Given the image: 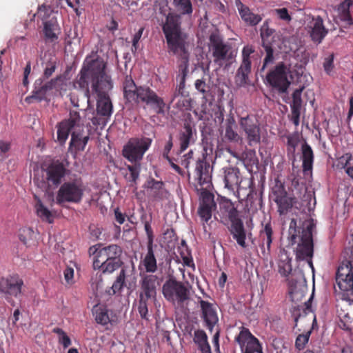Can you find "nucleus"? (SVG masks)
Returning a JSON list of instances; mask_svg holds the SVG:
<instances>
[{
  "label": "nucleus",
  "instance_id": "obj_1",
  "mask_svg": "<svg viewBox=\"0 0 353 353\" xmlns=\"http://www.w3.org/2000/svg\"><path fill=\"white\" fill-rule=\"evenodd\" d=\"M106 63L98 55L93 59L87 57L76 81V85L85 91L83 97L89 103L90 89L97 96V112L109 117L112 113V103L108 92L113 83L110 75L105 72Z\"/></svg>",
  "mask_w": 353,
  "mask_h": 353
},
{
  "label": "nucleus",
  "instance_id": "obj_8",
  "mask_svg": "<svg viewBox=\"0 0 353 353\" xmlns=\"http://www.w3.org/2000/svg\"><path fill=\"white\" fill-rule=\"evenodd\" d=\"M121 248L116 244L103 247L99 254L98 259L93 261V268L101 270L103 274H111L123 265Z\"/></svg>",
  "mask_w": 353,
  "mask_h": 353
},
{
  "label": "nucleus",
  "instance_id": "obj_56",
  "mask_svg": "<svg viewBox=\"0 0 353 353\" xmlns=\"http://www.w3.org/2000/svg\"><path fill=\"white\" fill-rule=\"evenodd\" d=\"M144 31V28L141 27L139 29V30L134 34L133 39H132V51L135 52L137 50L138 48V43L140 41L143 32Z\"/></svg>",
  "mask_w": 353,
  "mask_h": 353
},
{
  "label": "nucleus",
  "instance_id": "obj_45",
  "mask_svg": "<svg viewBox=\"0 0 353 353\" xmlns=\"http://www.w3.org/2000/svg\"><path fill=\"white\" fill-rule=\"evenodd\" d=\"M57 66V60L56 57H50L49 59L43 63V74L45 79L50 78L54 72Z\"/></svg>",
  "mask_w": 353,
  "mask_h": 353
},
{
  "label": "nucleus",
  "instance_id": "obj_3",
  "mask_svg": "<svg viewBox=\"0 0 353 353\" xmlns=\"http://www.w3.org/2000/svg\"><path fill=\"white\" fill-rule=\"evenodd\" d=\"M316 224L312 219L303 221L299 226L296 219H292L290 223L288 233L291 245L297 243L296 258L297 260H305L309 266L314 269L312 256L314 253L313 232Z\"/></svg>",
  "mask_w": 353,
  "mask_h": 353
},
{
  "label": "nucleus",
  "instance_id": "obj_49",
  "mask_svg": "<svg viewBox=\"0 0 353 353\" xmlns=\"http://www.w3.org/2000/svg\"><path fill=\"white\" fill-rule=\"evenodd\" d=\"M163 186V182L155 181L154 179H152V181L149 182L148 185L151 191L153 192L152 196L156 199H161L162 197Z\"/></svg>",
  "mask_w": 353,
  "mask_h": 353
},
{
  "label": "nucleus",
  "instance_id": "obj_13",
  "mask_svg": "<svg viewBox=\"0 0 353 353\" xmlns=\"http://www.w3.org/2000/svg\"><path fill=\"white\" fill-rule=\"evenodd\" d=\"M152 140L147 137L131 138L124 145L122 155L130 162H140L149 149Z\"/></svg>",
  "mask_w": 353,
  "mask_h": 353
},
{
  "label": "nucleus",
  "instance_id": "obj_36",
  "mask_svg": "<svg viewBox=\"0 0 353 353\" xmlns=\"http://www.w3.org/2000/svg\"><path fill=\"white\" fill-rule=\"evenodd\" d=\"M219 210L221 213L228 217L230 221L239 218L236 208L229 199H223L219 203Z\"/></svg>",
  "mask_w": 353,
  "mask_h": 353
},
{
  "label": "nucleus",
  "instance_id": "obj_60",
  "mask_svg": "<svg viewBox=\"0 0 353 353\" xmlns=\"http://www.w3.org/2000/svg\"><path fill=\"white\" fill-rule=\"evenodd\" d=\"M64 278L68 283L72 282L74 277V269L70 267H67L63 271Z\"/></svg>",
  "mask_w": 353,
  "mask_h": 353
},
{
  "label": "nucleus",
  "instance_id": "obj_48",
  "mask_svg": "<svg viewBox=\"0 0 353 353\" xmlns=\"http://www.w3.org/2000/svg\"><path fill=\"white\" fill-rule=\"evenodd\" d=\"M311 333L312 330L305 333L300 334L296 336V339L295 340V347L298 350H303L305 347L306 344L309 341Z\"/></svg>",
  "mask_w": 353,
  "mask_h": 353
},
{
  "label": "nucleus",
  "instance_id": "obj_30",
  "mask_svg": "<svg viewBox=\"0 0 353 353\" xmlns=\"http://www.w3.org/2000/svg\"><path fill=\"white\" fill-rule=\"evenodd\" d=\"M228 151L233 157L241 160L245 167L248 170H252L254 167L258 168L259 159L254 150H248L245 151L242 153L241 157H239V155L235 152L230 149H228Z\"/></svg>",
  "mask_w": 353,
  "mask_h": 353
},
{
  "label": "nucleus",
  "instance_id": "obj_29",
  "mask_svg": "<svg viewBox=\"0 0 353 353\" xmlns=\"http://www.w3.org/2000/svg\"><path fill=\"white\" fill-rule=\"evenodd\" d=\"M112 311L105 305H95L92 309V314L98 324L106 325L108 323L112 325L116 322L115 316L112 315Z\"/></svg>",
  "mask_w": 353,
  "mask_h": 353
},
{
  "label": "nucleus",
  "instance_id": "obj_58",
  "mask_svg": "<svg viewBox=\"0 0 353 353\" xmlns=\"http://www.w3.org/2000/svg\"><path fill=\"white\" fill-rule=\"evenodd\" d=\"M195 88L199 92L202 93L203 95L208 92L207 85L205 82L202 79H197L195 81Z\"/></svg>",
  "mask_w": 353,
  "mask_h": 353
},
{
  "label": "nucleus",
  "instance_id": "obj_18",
  "mask_svg": "<svg viewBox=\"0 0 353 353\" xmlns=\"http://www.w3.org/2000/svg\"><path fill=\"white\" fill-rule=\"evenodd\" d=\"M81 117L79 112L75 110H70L69 118L59 122L57 127V141L63 145L68 139L71 130L75 127L82 125Z\"/></svg>",
  "mask_w": 353,
  "mask_h": 353
},
{
  "label": "nucleus",
  "instance_id": "obj_21",
  "mask_svg": "<svg viewBox=\"0 0 353 353\" xmlns=\"http://www.w3.org/2000/svg\"><path fill=\"white\" fill-rule=\"evenodd\" d=\"M23 280L17 274L9 275L0 279V292L17 297L21 293Z\"/></svg>",
  "mask_w": 353,
  "mask_h": 353
},
{
  "label": "nucleus",
  "instance_id": "obj_16",
  "mask_svg": "<svg viewBox=\"0 0 353 353\" xmlns=\"http://www.w3.org/2000/svg\"><path fill=\"white\" fill-rule=\"evenodd\" d=\"M241 128L245 132V138L250 146L261 143V129L258 119L254 114H248L239 119Z\"/></svg>",
  "mask_w": 353,
  "mask_h": 353
},
{
  "label": "nucleus",
  "instance_id": "obj_53",
  "mask_svg": "<svg viewBox=\"0 0 353 353\" xmlns=\"http://www.w3.org/2000/svg\"><path fill=\"white\" fill-rule=\"evenodd\" d=\"M81 137L79 134L72 132L71 134V140L70 142L69 149L72 150L74 147L77 150H81L82 145Z\"/></svg>",
  "mask_w": 353,
  "mask_h": 353
},
{
  "label": "nucleus",
  "instance_id": "obj_40",
  "mask_svg": "<svg viewBox=\"0 0 353 353\" xmlns=\"http://www.w3.org/2000/svg\"><path fill=\"white\" fill-rule=\"evenodd\" d=\"M57 27L58 24L54 19H51L44 22L43 33L46 41L54 42L58 39V36L55 32Z\"/></svg>",
  "mask_w": 353,
  "mask_h": 353
},
{
  "label": "nucleus",
  "instance_id": "obj_63",
  "mask_svg": "<svg viewBox=\"0 0 353 353\" xmlns=\"http://www.w3.org/2000/svg\"><path fill=\"white\" fill-rule=\"evenodd\" d=\"M193 152L192 151H190L188 154L184 155L185 159L182 161V165H184L186 168H188L190 164V159L192 158Z\"/></svg>",
  "mask_w": 353,
  "mask_h": 353
},
{
  "label": "nucleus",
  "instance_id": "obj_32",
  "mask_svg": "<svg viewBox=\"0 0 353 353\" xmlns=\"http://www.w3.org/2000/svg\"><path fill=\"white\" fill-rule=\"evenodd\" d=\"M302 168L304 174L312 172L314 160V154L311 146L305 142L301 146Z\"/></svg>",
  "mask_w": 353,
  "mask_h": 353
},
{
  "label": "nucleus",
  "instance_id": "obj_17",
  "mask_svg": "<svg viewBox=\"0 0 353 353\" xmlns=\"http://www.w3.org/2000/svg\"><path fill=\"white\" fill-rule=\"evenodd\" d=\"M235 341L239 345L242 353H263L259 341L246 327H241Z\"/></svg>",
  "mask_w": 353,
  "mask_h": 353
},
{
  "label": "nucleus",
  "instance_id": "obj_52",
  "mask_svg": "<svg viewBox=\"0 0 353 353\" xmlns=\"http://www.w3.org/2000/svg\"><path fill=\"white\" fill-rule=\"evenodd\" d=\"M303 353H324L321 343L319 341L312 340L307 348Z\"/></svg>",
  "mask_w": 353,
  "mask_h": 353
},
{
  "label": "nucleus",
  "instance_id": "obj_10",
  "mask_svg": "<svg viewBox=\"0 0 353 353\" xmlns=\"http://www.w3.org/2000/svg\"><path fill=\"white\" fill-rule=\"evenodd\" d=\"M209 49L214 62L219 65H222L223 63H231L237 53L232 43L224 41L218 32H213L210 34Z\"/></svg>",
  "mask_w": 353,
  "mask_h": 353
},
{
  "label": "nucleus",
  "instance_id": "obj_50",
  "mask_svg": "<svg viewBox=\"0 0 353 353\" xmlns=\"http://www.w3.org/2000/svg\"><path fill=\"white\" fill-rule=\"evenodd\" d=\"M52 332L59 335V343H61L64 348L68 347L71 345V340L66 333L59 327H54Z\"/></svg>",
  "mask_w": 353,
  "mask_h": 353
},
{
  "label": "nucleus",
  "instance_id": "obj_38",
  "mask_svg": "<svg viewBox=\"0 0 353 353\" xmlns=\"http://www.w3.org/2000/svg\"><path fill=\"white\" fill-rule=\"evenodd\" d=\"M352 4V0H345L340 3L338 8L339 18L348 26L353 25V20L350 12Z\"/></svg>",
  "mask_w": 353,
  "mask_h": 353
},
{
  "label": "nucleus",
  "instance_id": "obj_55",
  "mask_svg": "<svg viewBox=\"0 0 353 353\" xmlns=\"http://www.w3.org/2000/svg\"><path fill=\"white\" fill-rule=\"evenodd\" d=\"M323 68L325 72L327 74H330V72L334 68V54H332L327 57L325 58L323 62Z\"/></svg>",
  "mask_w": 353,
  "mask_h": 353
},
{
  "label": "nucleus",
  "instance_id": "obj_14",
  "mask_svg": "<svg viewBox=\"0 0 353 353\" xmlns=\"http://www.w3.org/2000/svg\"><path fill=\"white\" fill-rule=\"evenodd\" d=\"M67 166L68 163H64L59 160L53 161L50 163L44 170L46 174V181L43 183L41 188L46 190L51 187L57 188L68 173Z\"/></svg>",
  "mask_w": 353,
  "mask_h": 353
},
{
  "label": "nucleus",
  "instance_id": "obj_27",
  "mask_svg": "<svg viewBox=\"0 0 353 353\" xmlns=\"http://www.w3.org/2000/svg\"><path fill=\"white\" fill-rule=\"evenodd\" d=\"M230 223L231 224L229 228V231L233 239L236 240L239 245L243 248H245L247 247L245 242L247 234L242 220L240 218H238L232 220Z\"/></svg>",
  "mask_w": 353,
  "mask_h": 353
},
{
  "label": "nucleus",
  "instance_id": "obj_34",
  "mask_svg": "<svg viewBox=\"0 0 353 353\" xmlns=\"http://www.w3.org/2000/svg\"><path fill=\"white\" fill-rule=\"evenodd\" d=\"M145 272L152 274L157 270V263L154 256V245L147 246V253L141 261Z\"/></svg>",
  "mask_w": 353,
  "mask_h": 353
},
{
  "label": "nucleus",
  "instance_id": "obj_9",
  "mask_svg": "<svg viewBox=\"0 0 353 353\" xmlns=\"http://www.w3.org/2000/svg\"><path fill=\"white\" fill-rule=\"evenodd\" d=\"M190 290L191 286L188 282L170 278L163 285L162 292L168 301L179 307H183L190 299Z\"/></svg>",
  "mask_w": 353,
  "mask_h": 353
},
{
  "label": "nucleus",
  "instance_id": "obj_43",
  "mask_svg": "<svg viewBox=\"0 0 353 353\" xmlns=\"http://www.w3.org/2000/svg\"><path fill=\"white\" fill-rule=\"evenodd\" d=\"M261 46L264 48L265 56L263 61V65L260 69V72H263L267 66H268L270 64H272L274 61V49L271 43L263 42Z\"/></svg>",
  "mask_w": 353,
  "mask_h": 353
},
{
  "label": "nucleus",
  "instance_id": "obj_15",
  "mask_svg": "<svg viewBox=\"0 0 353 353\" xmlns=\"http://www.w3.org/2000/svg\"><path fill=\"white\" fill-rule=\"evenodd\" d=\"M254 52V48L250 45L245 46L242 49V61L234 77L235 83L238 86H245L250 83L249 75L252 70L250 56Z\"/></svg>",
  "mask_w": 353,
  "mask_h": 353
},
{
  "label": "nucleus",
  "instance_id": "obj_25",
  "mask_svg": "<svg viewBox=\"0 0 353 353\" xmlns=\"http://www.w3.org/2000/svg\"><path fill=\"white\" fill-rule=\"evenodd\" d=\"M273 229L270 222L263 225V228L259 232V247L264 256L270 254L271 245L272 243Z\"/></svg>",
  "mask_w": 353,
  "mask_h": 353
},
{
  "label": "nucleus",
  "instance_id": "obj_31",
  "mask_svg": "<svg viewBox=\"0 0 353 353\" xmlns=\"http://www.w3.org/2000/svg\"><path fill=\"white\" fill-rule=\"evenodd\" d=\"M303 88L304 87L296 89L292 94V103L290 105L292 112L291 120L296 126L299 125L300 122L299 119L302 105L301 94Z\"/></svg>",
  "mask_w": 353,
  "mask_h": 353
},
{
  "label": "nucleus",
  "instance_id": "obj_42",
  "mask_svg": "<svg viewBox=\"0 0 353 353\" xmlns=\"http://www.w3.org/2000/svg\"><path fill=\"white\" fill-rule=\"evenodd\" d=\"M177 55L181 57L179 54H178ZM180 58L184 61V63H185V65L183 68H182L181 66L180 67L181 68L179 70L180 74H179V83L176 87V91L174 93V97H176L179 95H183L185 79H186V76L188 74L187 63H188V61H186L185 59H183L181 57H180ZM188 59H189V58L188 59Z\"/></svg>",
  "mask_w": 353,
  "mask_h": 353
},
{
  "label": "nucleus",
  "instance_id": "obj_51",
  "mask_svg": "<svg viewBox=\"0 0 353 353\" xmlns=\"http://www.w3.org/2000/svg\"><path fill=\"white\" fill-rule=\"evenodd\" d=\"M352 159V155L351 153L347 152L343 154L338 159L336 167L338 169L346 170V168L349 166L350 161Z\"/></svg>",
  "mask_w": 353,
  "mask_h": 353
},
{
  "label": "nucleus",
  "instance_id": "obj_2",
  "mask_svg": "<svg viewBox=\"0 0 353 353\" xmlns=\"http://www.w3.org/2000/svg\"><path fill=\"white\" fill-rule=\"evenodd\" d=\"M173 6L179 13L170 12L165 16L162 30L165 35L169 52L173 54H179L183 59L188 61V52L185 47L187 34L181 28V16L192 15L193 6L191 0H173Z\"/></svg>",
  "mask_w": 353,
  "mask_h": 353
},
{
  "label": "nucleus",
  "instance_id": "obj_6",
  "mask_svg": "<svg viewBox=\"0 0 353 353\" xmlns=\"http://www.w3.org/2000/svg\"><path fill=\"white\" fill-rule=\"evenodd\" d=\"M334 290L336 296L341 299H349L353 296V234L349 246L345 248L344 259L337 269Z\"/></svg>",
  "mask_w": 353,
  "mask_h": 353
},
{
  "label": "nucleus",
  "instance_id": "obj_7",
  "mask_svg": "<svg viewBox=\"0 0 353 353\" xmlns=\"http://www.w3.org/2000/svg\"><path fill=\"white\" fill-rule=\"evenodd\" d=\"M140 292L138 302V312L141 319L148 320L149 302L155 300L157 290L159 285V278L154 274H140Z\"/></svg>",
  "mask_w": 353,
  "mask_h": 353
},
{
  "label": "nucleus",
  "instance_id": "obj_41",
  "mask_svg": "<svg viewBox=\"0 0 353 353\" xmlns=\"http://www.w3.org/2000/svg\"><path fill=\"white\" fill-rule=\"evenodd\" d=\"M132 165H126L129 173L125 174V179L132 183V185H137L141 172V163L138 161L132 162Z\"/></svg>",
  "mask_w": 353,
  "mask_h": 353
},
{
  "label": "nucleus",
  "instance_id": "obj_33",
  "mask_svg": "<svg viewBox=\"0 0 353 353\" xmlns=\"http://www.w3.org/2000/svg\"><path fill=\"white\" fill-rule=\"evenodd\" d=\"M225 138L231 142H238L240 139L239 134L236 132V123L234 117L230 112L225 121Z\"/></svg>",
  "mask_w": 353,
  "mask_h": 353
},
{
  "label": "nucleus",
  "instance_id": "obj_26",
  "mask_svg": "<svg viewBox=\"0 0 353 353\" xmlns=\"http://www.w3.org/2000/svg\"><path fill=\"white\" fill-rule=\"evenodd\" d=\"M222 170L225 188L234 191L241 183L239 169L236 167L228 166L224 167Z\"/></svg>",
  "mask_w": 353,
  "mask_h": 353
},
{
  "label": "nucleus",
  "instance_id": "obj_64",
  "mask_svg": "<svg viewBox=\"0 0 353 353\" xmlns=\"http://www.w3.org/2000/svg\"><path fill=\"white\" fill-rule=\"evenodd\" d=\"M183 264L187 266L194 265L192 258L189 255H182Z\"/></svg>",
  "mask_w": 353,
  "mask_h": 353
},
{
  "label": "nucleus",
  "instance_id": "obj_22",
  "mask_svg": "<svg viewBox=\"0 0 353 353\" xmlns=\"http://www.w3.org/2000/svg\"><path fill=\"white\" fill-rule=\"evenodd\" d=\"M273 200L278 206V212L280 214L287 213L288 210L292 208V203L290 198L288 196V193L285 186L280 182H276L272 188Z\"/></svg>",
  "mask_w": 353,
  "mask_h": 353
},
{
  "label": "nucleus",
  "instance_id": "obj_54",
  "mask_svg": "<svg viewBox=\"0 0 353 353\" xmlns=\"http://www.w3.org/2000/svg\"><path fill=\"white\" fill-rule=\"evenodd\" d=\"M143 224H144V229H145V233H146L147 237H148L147 246L154 245H153L154 234H153L152 229L150 225V221H145L143 222Z\"/></svg>",
  "mask_w": 353,
  "mask_h": 353
},
{
  "label": "nucleus",
  "instance_id": "obj_46",
  "mask_svg": "<svg viewBox=\"0 0 353 353\" xmlns=\"http://www.w3.org/2000/svg\"><path fill=\"white\" fill-rule=\"evenodd\" d=\"M299 142V137L297 134L287 136V154L288 156H294L296 148Z\"/></svg>",
  "mask_w": 353,
  "mask_h": 353
},
{
  "label": "nucleus",
  "instance_id": "obj_24",
  "mask_svg": "<svg viewBox=\"0 0 353 353\" xmlns=\"http://www.w3.org/2000/svg\"><path fill=\"white\" fill-rule=\"evenodd\" d=\"M199 304L202 312V318L205 323V326L212 332L219 321L216 308L213 304L204 300H201Z\"/></svg>",
  "mask_w": 353,
  "mask_h": 353
},
{
  "label": "nucleus",
  "instance_id": "obj_39",
  "mask_svg": "<svg viewBox=\"0 0 353 353\" xmlns=\"http://www.w3.org/2000/svg\"><path fill=\"white\" fill-rule=\"evenodd\" d=\"M36 203L34 205L37 215L42 220L52 223L53 218L51 212L43 204L41 200L37 196H34Z\"/></svg>",
  "mask_w": 353,
  "mask_h": 353
},
{
  "label": "nucleus",
  "instance_id": "obj_23",
  "mask_svg": "<svg viewBox=\"0 0 353 353\" xmlns=\"http://www.w3.org/2000/svg\"><path fill=\"white\" fill-rule=\"evenodd\" d=\"M235 6L241 21L246 26L255 27L262 21L263 17L261 14L254 13L249 6L241 0H235Z\"/></svg>",
  "mask_w": 353,
  "mask_h": 353
},
{
  "label": "nucleus",
  "instance_id": "obj_47",
  "mask_svg": "<svg viewBox=\"0 0 353 353\" xmlns=\"http://www.w3.org/2000/svg\"><path fill=\"white\" fill-rule=\"evenodd\" d=\"M275 30L272 28H270L269 26L268 20H265L260 29V36L261 38L262 43H270L269 41V37H271Z\"/></svg>",
  "mask_w": 353,
  "mask_h": 353
},
{
  "label": "nucleus",
  "instance_id": "obj_57",
  "mask_svg": "<svg viewBox=\"0 0 353 353\" xmlns=\"http://www.w3.org/2000/svg\"><path fill=\"white\" fill-rule=\"evenodd\" d=\"M102 245L101 243L96 244L94 245L91 246L88 250V253L90 256H93V261L96 259H98V256L101 249L102 248Z\"/></svg>",
  "mask_w": 353,
  "mask_h": 353
},
{
  "label": "nucleus",
  "instance_id": "obj_19",
  "mask_svg": "<svg viewBox=\"0 0 353 353\" xmlns=\"http://www.w3.org/2000/svg\"><path fill=\"white\" fill-rule=\"evenodd\" d=\"M61 78V77H57L46 83H43L42 78L37 79L34 83L32 94L26 97L25 101L28 103H32L34 101L41 102L46 100L48 92L54 88L56 83Z\"/></svg>",
  "mask_w": 353,
  "mask_h": 353
},
{
  "label": "nucleus",
  "instance_id": "obj_12",
  "mask_svg": "<svg viewBox=\"0 0 353 353\" xmlns=\"http://www.w3.org/2000/svg\"><path fill=\"white\" fill-rule=\"evenodd\" d=\"M290 73V65L281 61L268 73L266 80L270 86L276 89L280 93H285L291 83L288 78Z\"/></svg>",
  "mask_w": 353,
  "mask_h": 353
},
{
  "label": "nucleus",
  "instance_id": "obj_62",
  "mask_svg": "<svg viewBox=\"0 0 353 353\" xmlns=\"http://www.w3.org/2000/svg\"><path fill=\"white\" fill-rule=\"evenodd\" d=\"M115 219L119 224H123L125 221V216L117 208L114 211Z\"/></svg>",
  "mask_w": 353,
  "mask_h": 353
},
{
  "label": "nucleus",
  "instance_id": "obj_5",
  "mask_svg": "<svg viewBox=\"0 0 353 353\" xmlns=\"http://www.w3.org/2000/svg\"><path fill=\"white\" fill-rule=\"evenodd\" d=\"M123 97L130 103L144 104L157 114H164V99L147 85L137 86L131 76H126L123 81Z\"/></svg>",
  "mask_w": 353,
  "mask_h": 353
},
{
  "label": "nucleus",
  "instance_id": "obj_4",
  "mask_svg": "<svg viewBox=\"0 0 353 353\" xmlns=\"http://www.w3.org/2000/svg\"><path fill=\"white\" fill-rule=\"evenodd\" d=\"M195 172L201 187L196 188L197 191L201 190L198 214L202 221L207 223L212 218V212L216 209V203L214 194L208 190L211 185L210 165L203 155L196 161Z\"/></svg>",
  "mask_w": 353,
  "mask_h": 353
},
{
  "label": "nucleus",
  "instance_id": "obj_61",
  "mask_svg": "<svg viewBox=\"0 0 353 353\" xmlns=\"http://www.w3.org/2000/svg\"><path fill=\"white\" fill-rule=\"evenodd\" d=\"M172 146H173L172 138V136L170 135L168 141L166 143V144H165V145L164 147V154H163V155L166 156L167 159L169 158L168 154L170 152V151L171 150Z\"/></svg>",
  "mask_w": 353,
  "mask_h": 353
},
{
  "label": "nucleus",
  "instance_id": "obj_44",
  "mask_svg": "<svg viewBox=\"0 0 353 353\" xmlns=\"http://www.w3.org/2000/svg\"><path fill=\"white\" fill-rule=\"evenodd\" d=\"M125 270L124 269H121L116 280L113 283L111 289L108 290V293L110 294H115L116 293L120 292L125 284Z\"/></svg>",
  "mask_w": 353,
  "mask_h": 353
},
{
  "label": "nucleus",
  "instance_id": "obj_37",
  "mask_svg": "<svg viewBox=\"0 0 353 353\" xmlns=\"http://www.w3.org/2000/svg\"><path fill=\"white\" fill-rule=\"evenodd\" d=\"M292 259L290 258L287 252L283 250L281 252L280 260L279 262V272L283 276H288L292 271Z\"/></svg>",
  "mask_w": 353,
  "mask_h": 353
},
{
  "label": "nucleus",
  "instance_id": "obj_59",
  "mask_svg": "<svg viewBox=\"0 0 353 353\" xmlns=\"http://www.w3.org/2000/svg\"><path fill=\"white\" fill-rule=\"evenodd\" d=\"M276 11V13H277L279 17L281 19H283L285 21H290L291 20V17L289 14L288 10L287 8H280V9H277Z\"/></svg>",
  "mask_w": 353,
  "mask_h": 353
},
{
  "label": "nucleus",
  "instance_id": "obj_11",
  "mask_svg": "<svg viewBox=\"0 0 353 353\" xmlns=\"http://www.w3.org/2000/svg\"><path fill=\"white\" fill-rule=\"evenodd\" d=\"M85 192V185L81 178L64 182L61 185L56 196L57 203H79Z\"/></svg>",
  "mask_w": 353,
  "mask_h": 353
},
{
  "label": "nucleus",
  "instance_id": "obj_35",
  "mask_svg": "<svg viewBox=\"0 0 353 353\" xmlns=\"http://www.w3.org/2000/svg\"><path fill=\"white\" fill-rule=\"evenodd\" d=\"M208 339V336L204 330H197L194 331L193 341L202 353H211V347Z\"/></svg>",
  "mask_w": 353,
  "mask_h": 353
},
{
  "label": "nucleus",
  "instance_id": "obj_28",
  "mask_svg": "<svg viewBox=\"0 0 353 353\" xmlns=\"http://www.w3.org/2000/svg\"><path fill=\"white\" fill-rule=\"evenodd\" d=\"M179 139L181 151L185 150L190 145L194 144L196 139V129H194L190 123H185L179 132Z\"/></svg>",
  "mask_w": 353,
  "mask_h": 353
},
{
  "label": "nucleus",
  "instance_id": "obj_20",
  "mask_svg": "<svg viewBox=\"0 0 353 353\" xmlns=\"http://www.w3.org/2000/svg\"><path fill=\"white\" fill-rule=\"evenodd\" d=\"M307 30L311 39L317 43H321L328 34V29L325 28L323 18L318 15H308Z\"/></svg>",
  "mask_w": 353,
  "mask_h": 353
}]
</instances>
